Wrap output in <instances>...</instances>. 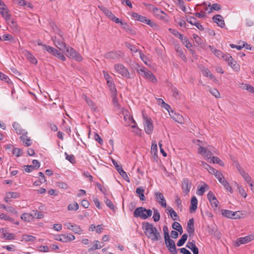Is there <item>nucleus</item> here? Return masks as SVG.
Instances as JSON below:
<instances>
[{
    "mask_svg": "<svg viewBox=\"0 0 254 254\" xmlns=\"http://www.w3.org/2000/svg\"><path fill=\"white\" fill-rule=\"evenodd\" d=\"M240 174L242 176L246 182L247 183L251 182V178L248 173L245 172L244 170H241V172H240Z\"/></svg>",
    "mask_w": 254,
    "mask_h": 254,
    "instance_id": "a19ab883",
    "label": "nucleus"
},
{
    "mask_svg": "<svg viewBox=\"0 0 254 254\" xmlns=\"http://www.w3.org/2000/svg\"><path fill=\"white\" fill-rule=\"evenodd\" d=\"M119 173L122 176L124 179H125L127 182H129V178L127 173L123 170V169L121 170Z\"/></svg>",
    "mask_w": 254,
    "mask_h": 254,
    "instance_id": "680f3d73",
    "label": "nucleus"
},
{
    "mask_svg": "<svg viewBox=\"0 0 254 254\" xmlns=\"http://www.w3.org/2000/svg\"><path fill=\"white\" fill-rule=\"evenodd\" d=\"M211 206L214 210H216L218 207L219 201L217 198H215V200L209 201Z\"/></svg>",
    "mask_w": 254,
    "mask_h": 254,
    "instance_id": "5fc2aeb1",
    "label": "nucleus"
},
{
    "mask_svg": "<svg viewBox=\"0 0 254 254\" xmlns=\"http://www.w3.org/2000/svg\"><path fill=\"white\" fill-rule=\"evenodd\" d=\"M193 38L195 42L198 45H201L203 43V40L196 34H193Z\"/></svg>",
    "mask_w": 254,
    "mask_h": 254,
    "instance_id": "13d9d810",
    "label": "nucleus"
},
{
    "mask_svg": "<svg viewBox=\"0 0 254 254\" xmlns=\"http://www.w3.org/2000/svg\"><path fill=\"white\" fill-rule=\"evenodd\" d=\"M12 154L17 157L21 156L22 154V151L18 148H14L12 150Z\"/></svg>",
    "mask_w": 254,
    "mask_h": 254,
    "instance_id": "864d4df0",
    "label": "nucleus"
},
{
    "mask_svg": "<svg viewBox=\"0 0 254 254\" xmlns=\"http://www.w3.org/2000/svg\"><path fill=\"white\" fill-rule=\"evenodd\" d=\"M56 185L59 188L64 189L66 190L67 189V185L64 182H58L56 183Z\"/></svg>",
    "mask_w": 254,
    "mask_h": 254,
    "instance_id": "338daca9",
    "label": "nucleus"
},
{
    "mask_svg": "<svg viewBox=\"0 0 254 254\" xmlns=\"http://www.w3.org/2000/svg\"><path fill=\"white\" fill-rule=\"evenodd\" d=\"M149 6L150 9L152 11L154 14L157 17H159L160 14L164 13V11L158 9L153 5L150 4Z\"/></svg>",
    "mask_w": 254,
    "mask_h": 254,
    "instance_id": "393cba45",
    "label": "nucleus"
},
{
    "mask_svg": "<svg viewBox=\"0 0 254 254\" xmlns=\"http://www.w3.org/2000/svg\"><path fill=\"white\" fill-rule=\"evenodd\" d=\"M169 31L172 34L178 37L188 50H190V48L192 47L191 43L188 40V38L186 37H184L182 34H181L177 30L170 28L169 29Z\"/></svg>",
    "mask_w": 254,
    "mask_h": 254,
    "instance_id": "7ed1b4c3",
    "label": "nucleus"
},
{
    "mask_svg": "<svg viewBox=\"0 0 254 254\" xmlns=\"http://www.w3.org/2000/svg\"><path fill=\"white\" fill-rule=\"evenodd\" d=\"M52 40L54 42L55 45L63 53L65 52L67 49L66 44L62 40L57 39L56 37L52 38Z\"/></svg>",
    "mask_w": 254,
    "mask_h": 254,
    "instance_id": "9b49d317",
    "label": "nucleus"
},
{
    "mask_svg": "<svg viewBox=\"0 0 254 254\" xmlns=\"http://www.w3.org/2000/svg\"><path fill=\"white\" fill-rule=\"evenodd\" d=\"M188 235L187 234H184L182 235L181 238L178 241L177 243V245L178 247H181L185 243L187 239H188Z\"/></svg>",
    "mask_w": 254,
    "mask_h": 254,
    "instance_id": "c85d7f7f",
    "label": "nucleus"
},
{
    "mask_svg": "<svg viewBox=\"0 0 254 254\" xmlns=\"http://www.w3.org/2000/svg\"><path fill=\"white\" fill-rule=\"evenodd\" d=\"M94 243H95V244L93 245V246L92 247L89 249V250H88L89 252L95 251L97 249H100L103 247V246H101V245L98 246V243H99L98 241H94Z\"/></svg>",
    "mask_w": 254,
    "mask_h": 254,
    "instance_id": "a18cd8bd",
    "label": "nucleus"
},
{
    "mask_svg": "<svg viewBox=\"0 0 254 254\" xmlns=\"http://www.w3.org/2000/svg\"><path fill=\"white\" fill-rule=\"evenodd\" d=\"M216 178L218 180L219 182L224 187V188L227 191H229L231 193H233V190L231 187L230 186L229 184L226 181L221 173H216Z\"/></svg>",
    "mask_w": 254,
    "mask_h": 254,
    "instance_id": "1a4fd4ad",
    "label": "nucleus"
},
{
    "mask_svg": "<svg viewBox=\"0 0 254 254\" xmlns=\"http://www.w3.org/2000/svg\"><path fill=\"white\" fill-rule=\"evenodd\" d=\"M244 88L250 92L254 93V87L251 85L250 84H245V86L244 87Z\"/></svg>",
    "mask_w": 254,
    "mask_h": 254,
    "instance_id": "774afa93",
    "label": "nucleus"
},
{
    "mask_svg": "<svg viewBox=\"0 0 254 254\" xmlns=\"http://www.w3.org/2000/svg\"><path fill=\"white\" fill-rule=\"evenodd\" d=\"M254 239V236L252 235L247 236L245 237L239 238L237 239L236 242V246L239 247L242 244H247Z\"/></svg>",
    "mask_w": 254,
    "mask_h": 254,
    "instance_id": "ddd939ff",
    "label": "nucleus"
},
{
    "mask_svg": "<svg viewBox=\"0 0 254 254\" xmlns=\"http://www.w3.org/2000/svg\"><path fill=\"white\" fill-rule=\"evenodd\" d=\"M227 62L228 65L230 66L234 70L236 71L240 70V65L236 61H234L232 56L227 55V57L225 60Z\"/></svg>",
    "mask_w": 254,
    "mask_h": 254,
    "instance_id": "f8f14e48",
    "label": "nucleus"
},
{
    "mask_svg": "<svg viewBox=\"0 0 254 254\" xmlns=\"http://www.w3.org/2000/svg\"><path fill=\"white\" fill-rule=\"evenodd\" d=\"M3 15H1L8 22L10 19L11 14L8 10H6L2 11Z\"/></svg>",
    "mask_w": 254,
    "mask_h": 254,
    "instance_id": "8fccbe9b",
    "label": "nucleus"
},
{
    "mask_svg": "<svg viewBox=\"0 0 254 254\" xmlns=\"http://www.w3.org/2000/svg\"><path fill=\"white\" fill-rule=\"evenodd\" d=\"M207 187V185L204 184L199 189H198L197 194L198 195H202L205 191V188Z\"/></svg>",
    "mask_w": 254,
    "mask_h": 254,
    "instance_id": "bf43d9fd",
    "label": "nucleus"
},
{
    "mask_svg": "<svg viewBox=\"0 0 254 254\" xmlns=\"http://www.w3.org/2000/svg\"><path fill=\"white\" fill-rule=\"evenodd\" d=\"M243 214L240 211H237L235 212L233 211V219H240L242 218Z\"/></svg>",
    "mask_w": 254,
    "mask_h": 254,
    "instance_id": "09e8293b",
    "label": "nucleus"
},
{
    "mask_svg": "<svg viewBox=\"0 0 254 254\" xmlns=\"http://www.w3.org/2000/svg\"><path fill=\"white\" fill-rule=\"evenodd\" d=\"M212 9L218 11L221 9V5L217 3H213L211 7L209 9L208 11V13H210L212 11Z\"/></svg>",
    "mask_w": 254,
    "mask_h": 254,
    "instance_id": "4d7b16f0",
    "label": "nucleus"
},
{
    "mask_svg": "<svg viewBox=\"0 0 254 254\" xmlns=\"http://www.w3.org/2000/svg\"><path fill=\"white\" fill-rule=\"evenodd\" d=\"M12 127L14 128L16 132L18 134H21L22 133V129L20 127V126L18 123L14 122L12 124Z\"/></svg>",
    "mask_w": 254,
    "mask_h": 254,
    "instance_id": "49530a36",
    "label": "nucleus"
},
{
    "mask_svg": "<svg viewBox=\"0 0 254 254\" xmlns=\"http://www.w3.org/2000/svg\"><path fill=\"white\" fill-rule=\"evenodd\" d=\"M115 69L117 72L122 76L130 78V73L128 69L122 64H116L114 66Z\"/></svg>",
    "mask_w": 254,
    "mask_h": 254,
    "instance_id": "423d86ee",
    "label": "nucleus"
},
{
    "mask_svg": "<svg viewBox=\"0 0 254 254\" xmlns=\"http://www.w3.org/2000/svg\"><path fill=\"white\" fill-rule=\"evenodd\" d=\"M194 220L193 218L190 219L188 222L187 231L189 234L190 237L192 236L194 232Z\"/></svg>",
    "mask_w": 254,
    "mask_h": 254,
    "instance_id": "f3484780",
    "label": "nucleus"
},
{
    "mask_svg": "<svg viewBox=\"0 0 254 254\" xmlns=\"http://www.w3.org/2000/svg\"><path fill=\"white\" fill-rule=\"evenodd\" d=\"M144 190L141 187H138L136 189V193L138 195L140 199L142 201H145L146 198L144 195Z\"/></svg>",
    "mask_w": 254,
    "mask_h": 254,
    "instance_id": "5701e85b",
    "label": "nucleus"
},
{
    "mask_svg": "<svg viewBox=\"0 0 254 254\" xmlns=\"http://www.w3.org/2000/svg\"><path fill=\"white\" fill-rule=\"evenodd\" d=\"M3 237L7 240H11L15 239V236L12 233H4Z\"/></svg>",
    "mask_w": 254,
    "mask_h": 254,
    "instance_id": "37998d69",
    "label": "nucleus"
},
{
    "mask_svg": "<svg viewBox=\"0 0 254 254\" xmlns=\"http://www.w3.org/2000/svg\"><path fill=\"white\" fill-rule=\"evenodd\" d=\"M155 194L157 202H158L162 207H166L167 204L163 194L160 192H156Z\"/></svg>",
    "mask_w": 254,
    "mask_h": 254,
    "instance_id": "dca6fc26",
    "label": "nucleus"
},
{
    "mask_svg": "<svg viewBox=\"0 0 254 254\" xmlns=\"http://www.w3.org/2000/svg\"><path fill=\"white\" fill-rule=\"evenodd\" d=\"M79 208V205L77 202H74L73 203H70L67 206V210L68 211L74 210L76 211Z\"/></svg>",
    "mask_w": 254,
    "mask_h": 254,
    "instance_id": "58836bf2",
    "label": "nucleus"
},
{
    "mask_svg": "<svg viewBox=\"0 0 254 254\" xmlns=\"http://www.w3.org/2000/svg\"><path fill=\"white\" fill-rule=\"evenodd\" d=\"M109 18L116 23H119L121 24V22L123 21V20L120 19L119 18L116 17L113 14H112Z\"/></svg>",
    "mask_w": 254,
    "mask_h": 254,
    "instance_id": "0e129e2a",
    "label": "nucleus"
},
{
    "mask_svg": "<svg viewBox=\"0 0 254 254\" xmlns=\"http://www.w3.org/2000/svg\"><path fill=\"white\" fill-rule=\"evenodd\" d=\"M142 228L146 236L152 241H157L161 239L159 232L154 227L153 224L148 222H143L142 223Z\"/></svg>",
    "mask_w": 254,
    "mask_h": 254,
    "instance_id": "f257e3e1",
    "label": "nucleus"
},
{
    "mask_svg": "<svg viewBox=\"0 0 254 254\" xmlns=\"http://www.w3.org/2000/svg\"><path fill=\"white\" fill-rule=\"evenodd\" d=\"M210 92L216 98H220V94L219 91L215 88L210 89Z\"/></svg>",
    "mask_w": 254,
    "mask_h": 254,
    "instance_id": "e2e57ef3",
    "label": "nucleus"
},
{
    "mask_svg": "<svg viewBox=\"0 0 254 254\" xmlns=\"http://www.w3.org/2000/svg\"><path fill=\"white\" fill-rule=\"evenodd\" d=\"M0 219H3L6 221H9L17 225H18L19 224L18 221L15 222L14 220L12 218L6 215L4 213L0 214Z\"/></svg>",
    "mask_w": 254,
    "mask_h": 254,
    "instance_id": "b1692460",
    "label": "nucleus"
},
{
    "mask_svg": "<svg viewBox=\"0 0 254 254\" xmlns=\"http://www.w3.org/2000/svg\"><path fill=\"white\" fill-rule=\"evenodd\" d=\"M21 219L25 221L29 222L33 218H32V215L31 214V213H24L21 215Z\"/></svg>",
    "mask_w": 254,
    "mask_h": 254,
    "instance_id": "e433bc0d",
    "label": "nucleus"
},
{
    "mask_svg": "<svg viewBox=\"0 0 254 254\" xmlns=\"http://www.w3.org/2000/svg\"><path fill=\"white\" fill-rule=\"evenodd\" d=\"M65 159L68 160L71 163L74 164L75 162V157L73 155H68L66 152H65Z\"/></svg>",
    "mask_w": 254,
    "mask_h": 254,
    "instance_id": "c03bdc74",
    "label": "nucleus"
},
{
    "mask_svg": "<svg viewBox=\"0 0 254 254\" xmlns=\"http://www.w3.org/2000/svg\"><path fill=\"white\" fill-rule=\"evenodd\" d=\"M105 202L106 204L113 211H115L116 207L113 202L106 196H105Z\"/></svg>",
    "mask_w": 254,
    "mask_h": 254,
    "instance_id": "c9c22d12",
    "label": "nucleus"
},
{
    "mask_svg": "<svg viewBox=\"0 0 254 254\" xmlns=\"http://www.w3.org/2000/svg\"><path fill=\"white\" fill-rule=\"evenodd\" d=\"M176 52L178 53L179 56L184 61L187 62V58L184 54L182 49L180 46L176 48Z\"/></svg>",
    "mask_w": 254,
    "mask_h": 254,
    "instance_id": "f704fd0d",
    "label": "nucleus"
},
{
    "mask_svg": "<svg viewBox=\"0 0 254 254\" xmlns=\"http://www.w3.org/2000/svg\"><path fill=\"white\" fill-rule=\"evenodd\" d=\"M32 218H36L37 219H42L44 217V215L41 212L33 210L32 213H31Z\"/></svg>",
    "mask_w": 254,
    "mask_h": 254,
    "instance_id": "2f4dec72",
    "label": "nucleus"
},
{
    "mask_svg": "<svg viewBox=\"0 0 254 254\" xmlns=\"http://www.w3.org/2000/svg\"><path fill=\"white\" fill-rule=\"evenodd\" d=\"M125 45L131 51L134 53H136L138 51L137 48L134 45H132L131 44L128 42H126Z\"/></svg>",
    "mask_w": 254,
    "mask_h": 254,
    "instance_id": "3c124183",
    "label": "nucleus"
},
{
    "mask_svg": "<svg viewBox=\"0 0 254 254\" xmlns=\"http://www.w3.org/2000/svg\"><path fill=\"white\" fill-rule=\"evenodd\" d=\"M25 56L27 59L32 63L34 64H37V60L35 57L29 52L27 51Z\"/></svg>",
    "mask_w": 254,
    "mask_h": 254,
    "instance_id": "a878e982",
    "label": "nucleus"
},
{
    "mask_svg": "<svg viewBox=\"0 0 254 254\" xmlns=\"http://www.w3.org/2000/svg\"><path fill=\"white\" fill-rule=\"evenodd\" d=\"M43 49L62 61H65L66 59L64 55L56 48L47 45H43Z\"/></svg>",
    "mask_w": 254,
    "mask_h": 254,
    "instance_id": "39448f33",
    "label": "nucleus"
},
{
    "mask_svg": "<svg viewBox=\"0 0 254 254\" xmlns=\"http://www.w3.org/2000/svg\"><path fill=\"white\" fill-rule=\"evenodd\" d=\"M210 162H212L213 163H217L221 166H224V162L219 157L216 156L212 157Z\"/></svg>",
    "mask_w": 254,
    "mask_h": 254,
    "instance_id": "72a5a7b5",
    "label": "nucleus"
},
{
    "mask_svg": "<svg viewBox=\"0 0 254 254\" xmlns=\"http://www.w3.org/2000/svg\"><path fill=\"white\" fill-rule=\"evenodd\" d=\"M131 16L135 20H138L139 21H140L141 22H143L144 20H145L146 17L141 15H139L138 13L136 12H132L131 14Z\"/></svg>",
    "mask_w": 254,
    "mask_h": 254,
    "instance_id": "c756f323",
    "label": "nucleus"
},
{
    "mask_svg": "<svg viewBox=\"0 0 254 254\" xmlns=\"http://www.w3.org/2000/svg\"><path fill=\"white\" fill-rule=\"evenodd\" d=\"M152 214L151 209H147L143 207L136 208L133 212V216L135 218H140L141 219H146Z\"/></svg>",
    "mask_w": 254,
    "mask_h": 254,
    "instance_id": "f03ea898",
    "label": "nucleus"
},
{
    "mask_svg": "<svg viewBox=\"0 0 254 254\" xmlns=\"http://www.w3.org/2000/svg\"><path fill=\"white\" fill-rule=\"evenodd\" d=\"M86 103L91 108L92 110L95 111L97 109L94 103L89 98L86 99Z\"/></svg>",
    "mask_w": 254,
    "mask_h": 254,
    "instance_id": "de8ad7c7",
    "label": "nucleus"
},
{
    "mask_svg": "<svg viewBox=\"0 0 254 254\" xmlns=\"http://www.w3.org/2000/svg\"><path fill=\"white\" fill-rule=\"evenodd\" d=\"M167 248L171 254H177V251L174 241L170 237L164 239Z\"/></svg>",
    "mask_w": 254,
    "mask_h": 254,
    "instance_id": "6e6552de",
    "label": "nucleus"
},
{
    "mask_svg": "<svg viewBox=\"0 0 254 254\" xmlns=\"http://www.w3.org/2000/svg\"><path fill=\"white\" fill-rule=\"evenodd\" d=\"M187 21L188 22L193 25H194L198 22L197 19L193 16L188 17L187 18Z\"/></svg>",
    "mask_w": 254,
    "mask_h": 254,
    "instance_id": "603ef678",
    "label": "nucleus"
},
{
    "mask_svg": "<svg viewBox=\"0 0 254 254\" xmlns=\"http://www.w3.org/2000/svg\"><path fill=\"white\" fill-rule=\"evenodd\" d=\"M214 22L216 23L219 26L223 28L225 26V22L221 15L217 14L213 17Z\"/></svg>",
    "mask_w": 254,
    "mask_h": 254,
    "instance_id": "a211bd4d",
    "label": "nucleus"
},
{
    "mask_svg": "<svg viewBox=\"0 0 254 254\" xmlns=\"http://www.w3.org/2000/svg\"><path fill=\"white\" fill-rule=\"evenodd\" d=\"M160 213L157 209H153V220L155 222H158L160 220Z\"/></svg>",
    "mask_w": 254,
    "mask_h": 254,
    "instance_id": "79ce46f5",
    "label": "nucleus"
},
{
    "mask_svg": "<svg viewBox=\"0 0 254 254\" xmlns=\"http://www.w3.org/2000/svg\"><path fill=\"white\" fill-rule=\"evenodd\" d=\"M65 52L67 54L66 56L70 58L77 62H80L82 60L81 56L72 48L68 47Z\"/></svg>",
    "mask_w": 254,
    "mask_h": 254,
    "instance_id": "0eeeda50",
    "label": "nucleus"
},
{
    "mask_svg": "<svg viewBox=\"0 0 254 254\" xmlns=\"http://www.w3.org/2000/svg\"><path fill=\"white\" fill-rule=\"evenodd\" d=\"M197 200L195 196H193L190 200V211L193 213L197 209Z\"/></svg>",
    "mask_w": 254,
    "mask_h": 254,
    "instance_id": "6ab92c4d",
    "label": "nucleus"
},
{
    "mask_svg": "<svg viewBox=\"0 0 254 254\" xmlns=\"http://www.w3.org/2000/svg\"><path fill=\"white\" fill-rule=\"evenodd\" d=\"M209 47L211 48L212 52L219 59H223L224 61L226 60V59L227 57V55H229V54H225L223 53L221 51L214 49L213 50L212 48H211V46H210Z\"/></svg>",
    "mask_w": 254,
    "mask_h": 254,
    "instance_id": "aec40b11",
    "label": "nucleus"
},
{
    "mask_svg": "<svg viewBox=\"0 0 254 254\" xmlns=\"http://www.w3.org/2000/svg\"><path fill=\"white\" fill-rule=\"evenodd\" d=\"M66 226L67 228L69 230H71L75 234H81L82 232V230L81 229L79 226L71 223H66L64 224Z\"/></svg>",
    "mask_w": 254,
    "mask_h": 254,
    "instance_id": "2eb2a0df",
    "label": "nucleus"
},
{
    "mask_svg": "<svg viewBox=\"0 0 254 254\" xmlns=\"http://www.w3.org/2000/svg\"><path fill=\"white\" fill-rule=\"evenodd\" d=\"M20 197V193L17 192H8L6 193V198H17Z\"/></svg>",
    "mask_w": 254,
    "mask_h": 254,
    "instance_id": "7c9ffc66",
    "label": "nucleus"
},
{
    "mask_svg": "<svg viewBox=\"0 0 254 254\" xmlns=\"http://www.w3.org/2000/svg\"><path fill=\"white\" fill-rule=\"evenodd\" d=\"M237 186L239 190V193L244 197H246L247 194L244 189L241 186H239V184H237Z\"/></svg>",
    "mask_w": 254,
    "mask_h": 254,
    "instance_id": "052dcab7",
    "label": "nucleus"
},
{
    "mask_svg": "<svg viewBox=\"0 0 254 254\" xmlns=\"http://www.w3.org/2000/svg\"><path fill=\"white\" fill-rule=\"evenodd\" d=\"M191 186L190 181L188 178H184L182 180V189L184 193L188 194L190 192V189Z\"/></svg>",
    "mask_w": 254,
    "mask_h": 254,
    "instance_id": "4468645a",
    "label": "nucleus"
},
{
    "mask_svg": "<svg viewBox=\"0 0 254 254\" xmlns=\"http://www.w3.org/2000/svg\"><path fill=\"white\" fill-rule=\"evenodd\" d=\"M212 155V152L208 150L207 148L205 149L204 153L202 154V156H203L205 158L207 159H210Z\"/></svg>",
    "mask_w": 254,
    "mask_h": 254,
    "instance_id": "69168bd1",
    "label": "nucleus"
},
{
    "mask_svg": "<svg viewBox=\"0 0 254 254\" xmlns=\"http://www.w3.org/2000/svg\"><path fill=\"white\" fill-rule=\"evenodd\" d=\"M222 214L228 218L233 219V211L229 210L223 209L222 210Z\"/></svg>",
    "mask_w": 254,
    "mask_h": 254,
    "instance_id": "4c0bfd02",
    "label": "nucleus"
},
{
    "mask_svg": "<svg viewBox=\"0 0 254 254\" xmlns=\"http://www.w3.org/2000/svg\"><path fill=\"white\" fill-rule=\"evenodd\" d=\"M123 56L124 54L121 51H119L108 52L105 55L104 57L109 59L119 60Z\"/></svg>",
    "mask_w": 254,
    "mask_h": 254,
    "instance_id": "9d476101",
    "label": "nucleus"
},
{
    "mask_svg": "<svg viewBox=\"0 0 254 254\" xmlns=\"http://www.w3.org/2000/svg\"><path fill=\"white\" fill-rule=\"evenodd\" d=\"M95 185L96 186H97V187L98 188V189L104 194V195H106V191H107V190L106 188H104L103 187V186L98 183V182H96L95 183Z\"/></svg>",
    "mask_w": 254,
    "mask_h": 254,
    "instance_id": "6e6d98bb",
    "label": "nucleus"
},
{
    "mask_svg": "<svg viewBox=\"0 0 254 254\" xmlns=\"http://www.w3.org/2000/svg\"><path fill=\"white\" fill-rule=\"evenodd\" d=\"M36 240V238L32 235H23L22 236V240L25 241L26 242H33Z\"/></svg>",
    "mask_w": 254,
    "mask_h": 254,
    "instance_id": "473e14b6",
    "label": "nucleus"
},
{
    "mask_svg": "<svg viewBox=\"0 0 254 254\" xmlns=\"http://www.w3.org/2000/svg\"><path fill=\"white\" fill-rule=\"evenodd\" d=\"M9 25L13 30L15 32H18L20 31L19 27L18 26L16 21L13 19L8 22Z\"/></svg>",
    "mask_w": 254,
    "mask_h": 254,
    "instance_id": "bb28decb",
    "label": "nucleus"
},
{
    "mask_svg": "<svg viewBox=\"0 0 254 254\" xmlns=\"http://www.w3.org/2000/svg\"><path fill=\"white\" fill-rule=\"evenodd\" d=\"M167 210L169 212L170 217L173 220H180L179 216L172 208H171V207H168Z\"/></svg>",
    "mask_w": 254,
    "mask_h": 254,
    "instance_id": "4be33fe9",
    "label": "nucleus"
},
{
    "mask_svg": "<svg viewBox=\"0 0 254 254\" xmlns=\"http://www.w3.org/2000/svg\"><path fill=\"white\" fill-rule=\"evenodd\" d=\"M142 116L144 121V130L147 134H150L152 133L154 128L152 120L150 118H148L147 115L143 114V113H142Z\"/></svg>",
    "mask_w": 254,
    "mask_h": 254,
    "instance_id": "20e7f679",
    "label": "nucleus"
},
{
    "mask_svg": "<svg viewBox=\"0 0 254 254\" xmlns=\"http://www.w3.org/2000/svg\"><path fill=\"white\" fill-rule=\"evenodd\" d=\"M186 247L190 249L191 251H193L197 248L195 245V241L194 240H192L191 242H188Z\"/></svg>",
    "mask_w": 254,
    "mask_h": 254,
    "instance_id": "ea45409f",
    "label": "nucleus"
},
{
    "mask_svg": "<svg viewBox=\"0 0 254 254\" xmlns=\"http://www.w3.org/2000/svg\"><path fill=\"white\" fill-rule=\"evenodd\" d=\"M144 77L151 81L152 83H156L157 82V80L155 76L153 74V73L149 71V70H147V71L145 72V75Z\"/></svg>",
    "mask_w": 254,
    "mask_h": 254,
    "instance_id": "412c9836",
    "label": "nucleus"
},
{
    "mask_svg": "<svg viewBox=\"0 0 254 254\" xmlns=\"http://www.w3.org/2000/svg\"><path fill=\"white\" fill-rule=\"evenodd\" d=\"M107 85L110 88V90L112 93V94L117 93L116 86L113 81H108Z\"/></svg>",
    "mask_w": 254,
    "mask_h": 254,
    "instance_id": "cd10ccee",
    "label": "nucleus"
}]
</instances>
